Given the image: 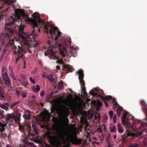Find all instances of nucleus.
Returning a JSON list of instances; mask_svg holds the SVG:
<instances>
[{
    "label": "nucleus",
    "instance_id": "1",
    "mask_svg": "<svg viewBox=\"0 0 147 147\" xmlns=\"http://www.w3.org/2000/svg\"><path fill=\"white\" fill-rule=\"evenodd\" d=\"M61 36L58 37L56 40H55V36L54 38H51V41L49 40L47 42L48 49L47 52L51 55L52 58L54 59H57V57L55 55L52 50L55 49L57 47H59V52L62 57H65L66 55H69L70 56H75L73 53V46L71 47V41L70 39H67L62 41L61 40Z\"/></svg>",
    "mask_w": 147,
    "mask_h": 147
},
{
    "label": "nucleus",
    "instance_id": "2",
    "mask_svg": "<svg viewBox=\"0 0 147 147\" xmlns=\"http://www.w3.org/2000/svg\"><path fill=\"white\" fill-rule=\"evenodd\" d=\"M16 11L15 15L11 16L9 19V22L8 24L9 26L15 25V24L20 20L21 16L24 19L25 21L30 22L32 24H34L35 26H36L35 25L38 24H39L41 22L40 15L37 12L34 13L32 15L33 18H30L27 15L28 13L27 11L24 9L16 10Z\"/></svg>",
    "mask_w": 147,
    "mask_h": 147
},
{
    "label": "nucleus",
    "instance_id": "3",
    "mask_svg": "<svg viewBox=\"0 0 147 147\" xmlns=\"http://www.w3.org/2000/svg\"><path fill=\"white\" fill-rule=\"evenodd\" d=\"M41 22L40 24H38L37 27L36 28L35 27V34H37V36H38V34L37 33V30L38 28V26L41 24V25L40 27L38 28V32L40 33V28H42L44 29V31L47 33L48 34H50V35L51 36L52 38H53V37L55 36V40H56L58 37H60V35L61 34V33L59 31L57 27H56L53 26L49 22H47V24H46L45 22L43 20L42 18L40 19ZM35 38H33L34 40Z\"/></svg>",
    "mask_w": 147,
    "mask_h": 147
},
{
    "label": "nucleus",
    "instance_id": "4",
    "mask_svg": "<svg viewBox=\"0 0 147 147\" xmlns=\"http://www.w3.org/2000/svg\"><path fill=\"white\" fill-rule=\"evenodd\" d=\"M33 131H32L31 127L27 125H21L19 126V130L23 132L27 137H29L31 140L34 142L39 143L40 141L38 138L39 130L36 128L35 125H32Z\"/></svg>",
    "mask_w": 147,
    "mask_h": 147
},
{
    "label": "nucleus",
    "instance_id": "5",
    "mask_svg": "<svg viewBox=\"0 0 147 147\" xmlns=\"http://www.w3.org/2000/svg\"><path fill=\"white\" fill-rule=\"evenodd\" d=\"M38 24H36V26H34V24H33V30L32 32L30 34L25 35L26 33L24 32V26L23 25H20L18 27V33L19 35V38L21 39L26 44H27L30 40H31L32 38H35L37 36V34H35V27L36 28L38 26Z\"/></svg>",
    "mask_w": 147,
    "mask_h": 147
},
{
    "label": "nucleus",
    "instance_id": "6",
    "mask_svg": "<svg viewBox=\"0 0 147 147\" xmlns=\"http://www.w3.org/2000/svg\"><path fill=\"white\" fill-rule=\"evenodd\" d=\"M15 27H14V28H7V30L9 32V33L7 34L6 33L3 37V40H5V38L7 40L8 42L6 44L4 48L5 49L8 48L9 47H10L11 46L13 45L14 44V40L13 38L11 37V34H15L16 32V31L15 30Z\"/></svg>",
    "mask_w": 147,
    "mask_h": 147
},
{
    "label": "nucleus",
    "instance_id": "7",
    "mask_svg": "<svg viewBox=\"0 0 147 147\" xmlns=\"http://www.w3.org/2000/svg\"><path fill=\"white\" fill-rule=\"evenodd\" d=\"M56 134L50 135L48 138L50 142L54 143L63 139L64 138V132L61 129H57L56 131Z\"/></svg>",
    "mask_w": 147,
    "mask_h": 147
},
{
    "label": "nucleus",
    "instance_id": "8",
    "mask_svg": "<svg viewBox=\"0 0 147 147\" xmlns=\"http://www.w3.org/2000/svg\"><path fill=\"white\" fill-rule=\"evenodd\" d=\"M0 1H2L4 3V4L0 7L1 11V14L3 15L5 13L9 11V6H11L12 4L11 1L10 0H0Z\"/></svg>",
    "mask_w": 147,
    "mask_h": 147
},
{
    "label": "nucleus",
    "instance_id": "9",
    "mask_svg": "<svg viewBox=\"0 0 147 147\" xmlns=\"http://www.w3.org/2000/svg\"><path fill=\"white\" fill-rule=\"evenodd\" d=\"M79 75L78 78L81 86V89L83 92L86 91V88L85 86V82L83 80L84 74L82 69L79 70L77 72Z\"/></svg>",
    "mask_w": 147,
    "mask_h": 147
},
{
    "label": "nucleus",
    "instance_id": "10",
    "mask_svg": "<svg viewBox=\"0 0 147 147\" xmlns=\"http://www.w3.org/2000/svg\"><path fill=\"white\" fill-rule=\"evenodd\" d=\"M7 115V117H6V120L7 121H8L11 119H14L15 120H16V119L18 120L20 118V115L19 113L16 116L13 113L11 114L8 113Z\"/></svg>",
    "mask_w": 147,
    "mask_h": 147
},
{
    "label": "nucleus",
    "instance_id": "11",
    "mask_svg": "<svg viewBox=\"0 0 147 147\" xmlns=\"http://www.w3.org/2000/svg\"><path fill=\"white\" fill-rule=\"evenodd\" d=\"M95 90L96 92V93L92 91H90L89 93V94L92 95L93 96H98L100 97V96H99L100 95H102V94L104 95L103 90H98V89L96 88H95Z\"/></svg>",
    "mask_w": 147,
    "mask_h": 147
},
{
    "label": "nucleus",
    "instance_id": "12",
    "mask_svg": "<svg viewBox=\"0 0 147 147\" xmlns=\"http://www.w3.org/2000/svg\"><path fill=\"white\" fill-rule=\"evenodd\" d=\"M70 139L71 142L74 144L80 145L81 143V140L80 139H78L76 136H72Z\"/></svg>",
    "mask_w": 147,
    "mask_h": 147
},
{
    "label": "nucleus",
    "instance_id": "13",
    "mask_svg": "<svg viewBox=\"0 0 147 147\" xmlns=\"http://www.w3.org/2000/svg\"><path fill=\"white\" fill-rule=\"evenodd\" d=\"M128 112H124L123 115L122 117L121 118V121L122 124L125 125H127V115Z\"/></svg>",
    "mask_w": 147,
    "mask_h": 147
},
{
    "label": "nucleus",
    "instance_id": "14",
    "mask_svg": "<svg viewBox=\"0 0 147 147\" xmlns=\"http://www.w3.org/2000/svg\"><path fill=\"white\" fill-rule=\"evenodd\" d=\"M1 71L3 75L2 77L3 80L9 78L7 72H6L5 68L4 67H3L2 68Z\"/></svg>",
    "mask_w": 147,
    "mask_h": 147
},
{
    "label": "nucleus",
    "instance_id": "15",
    "mask_svg": "<svg viewBox=\"0 0 147 147\" xmlns=\"http://www.w3.org/2000/svg\"><path fill=\"white\" fill-rule=\"evenodd\" d=\"M63 68L65 69H67L66 71L67 73L68 72H71L74 70L71 66L69 65H65L64 66Z\"/></svg>",
    "mask_w": 147,
    "mask_h": 147
},
{
    "label": "nucleus",
    "instance_id": "16",
    "mask_svg": "<svg viewBox=\"0 0 147 147\" xmlns=\"http://www.w3.org/2000/svg\"><path fill=\"white\" fill-rule=\"evenodd\" d=\"M5 91L2 88H0V100H3L5 97Z\"/></svg>",
    "mask_w": 147,
    "mask_h": 147
},
{
    "label": "nucleus",
    "instance_id": "17",
    "mask_svg": "<svg viewBox=\"0 0 147 147\" xmlns=\"http://www.w3.org/2000/svg\"><path fill=\"white\" fill-rule=\"evenodd\" d=\"M99 96H100V97L101 98L102 100H105L108 101L112 99V96L110 95L107 96L106 97L103 96L102 95H100Z\"/></svg>",
    "mask_w": 147,
    "mask_h": 147
},
{
    "label": "nucleus",
    "instance_id": "18",
    "mask_svg": "<svg viewBox=\"0 0 147 147\" xmlns=\"http://www.w3.org/2000/svg\"><path fill=\"white\" fill-rule=\"evenodd\" d=\"M118 132L119 133L122 134L123 132V130L122 129V125L121 124H117Z\"/></svg>",
    "mask_w": 147,
    "mask_h": 147
},
{
    "label": "nucleus",
    "instance_id": "19",
    "mask_svg": "<svg viewBox=\"0 0 147 147\" xmlns=\"http://www.w3.org/2000/svg\"><path fill=\"white\" fill-rule=\"evenodd\" d=\"M131 135V133L128 132H125L124 134L121 136V137L123 140H124L128 136Z\"/></svg>",
    "mask_w": 147,
    "mask_h": 147
},
{
    "label": "nucleus",
    "instance_id": "20",
    "mask_svg": "<svg viewBox=\"0 0 147 147\" xmlns=\"http://www.w3.org/2000/svg\"><path fill=\"white\" fill-rule=\"evenodd\" d=\"M32 89L34 92H38L40 90V87L38 85L33 86L32 88Z\"/></svg>",
    "mask_w": 147,
    "mask_h": 147
},
{
    "label": "nucleus",
    "instance_id": "21",
    "mask_svg": "<svg viewBox=\"0 0 147 147\" xmlns=\"http://www.w3.org/2000/svg\"><path fill=\"white\" fill-rule=\"evenodd\" d=\"M9 105L7 103H3V104L0 105V107L2 109L5 110H6V109L7 108V107L9 106Z\"/></svg>",
    "mask_w": 147,
    "mask_h": 147
},
{
    "label": "nucleus",
    "instance_id": "22",
    "mask_svg": "<svg viewBox=\"0 0 147 147\" xmlns=\"http://www.w3.org/2000/svg\"><path fill=\"white\" fill-rule=\"evenodd\" d=\"M3 80L5 84L8 87H9L10 86L11 83L9 78L6 79H4Z\"/></svg>",
    "mask_w": 147,
    "mask_h": 147
},
{
    "label": "nucleus",
    "instance_id": "23",
    "mask_svg": "<svg viewBox=\"0 0 147 147\" xmlns=\"http://www.w3.org/2000/svg\"><path fill=\"white\" fill-rule=\"evenodd\" d=\"M63 81H61L60 82H58L57 85V89H59L63 88Z\"/></svg>",
    "mask_w": 147,
    "mask_h": 147
},
{
    "label": "nucleus",
    "instance_id": "24",
    "mask_svg": "<svg viewBox=\"0 0 147 147\" xmlns=\"http://www.w3.org/2000/svg\"><path fill=\"white\" fill-rule=\"evenodd\" d=\"M31 114H24L23 115L24 118L27 120L30 119L31 118Z\"/></svg>",
    "mask_w": 147,
    "mask_h": 147
},
{
    "label": "nucleus",
    "instance_id": "25",
    "mask_svg": "<svg viewBox=\"0 0 147 147\" xmlns=\"http://www.w3.org/2000/svg\"><path fill=\"white\" fill-rule=\"evenodd\" d=\"M122 109L123 108L120 106L119 107H118L117 111V115L119 117L120 115Z\"/></svg>",
    "mask_w": 147,
    "mask_h": 147
},
{
    "label": "nucleus",
    "instance_id": "26",
    "mask_svg": "<svg viewBox=\"0 0 147 147\" xmlns=\"http://www.w3.org/2000/svg\"><path fill=\"white\" fill-rule=\"evenodd\" d=\"M32 41V40H30V41L28 42L27 43V44H26L24 42V43L25 45H28L27 51H28V52L29 53H31L32 52H31V49H29V48H30V44L29 43H30V42Z\"/></svg>",
    "mask_w": 147,
    "mask_h": 147
},
{
    "label": "nucleus",
    "instance_id": "27",
    "mask_svg": "<svg viewBox=\"0 0 147 147\" xmlns=\"http://www.w3.org/2000/svg\"><path fill=\"white\" fill-rule=\"evenodd\" d=\"M18 80L20 83L25 86H26L28 85V82H26L25 81H23L22 80H20L19 78H18Z\"/></svg>",
    "mask_w": 147,
    "mask_h": 147
},
{
    "label": "nucleus",
    "instance_id": "28",
    "mask_svg": "<svg viewBox=\"0 0 147 147\" xmlns=\"http://www.w3.org/2000/svg\"><path fill=\"white\" fill-rule=\"evenodd\" d=\"M58 57V58H57V61L56 63H59V64H63V62L62 61V59H58V58L59 57Z\"/></svg>",
    "mask_w": 147,
    "mask_h": 147
},
{
    "label": "nucleus",
    "instance_id": "29",
    "mask_svg": "<svg viewBox=\"0 0 147 147\" xmlns=\"http://www.w3.org/2000/svg\"><path fill=\"white\" fill-rule=\"evenodd\" d=\"M116 128L115 125H114L113 127L110 128V131L111 132H115L116 130Z\"/></svg>",
    "mask_w": 147,
    "mask_h": 147
},
{
    "label": "nucleus",
    "instance_id": "30",
    "mask_svg": "<svg viewBox=\"0 0 147 147\" xmlns=\"http://www.w3.org/2000/svg\"><path fill=\"white\" fill-rule=\"evenodd\" d=\"M109 114L110 118L112 119L113 115V112L112 111H110L109 113Z\"/></svg>",
    "mask_w": 147,
    "mask_h": 147
},
{
    "label": "nucleus",
    "instance_id": "31",
    "mask_svg": "<svg viewBox=\"0 0 147 147\" xmlns=\"http://www.w3.org/2000/svg\"><path fill=\"white\" fill-rule=\"evenodd\" d=\"M28 144L29 146H30L31 147H37L32 142H30L28 143Z\"/></svg>",
    "mask_w": 147,
    "mask_h": 147
},
{
    "label": "nucleus",
    "instance_id": "32",
    "mask_svg": "<svg viewBox=\"0 0 147 147\" xmlns=\"http://www.w3.org/2000/svg\"><path fill=\"white\" fill-rule=\"evenodd\" d=\"M20 102L19 101H17L16 102H14L13 103V104L12 105H11V108H13L14 106L19 103Z\"/></svg>",
    "mask_w": 147,
    "mask_h": 147
},
{
    "label": "nucleus",
    "instance_id": "33",
    "mask_svg": "<svg viewBox=\"0 0 147 147\" xmlns=\"http://www.w3.org/2000/svg\"><path fill=\"white\" fill-rule=\"evenodd\" d=\"M102 105V103L100 101H98L96 105L97 107H101Z\"/></svg>",
    "mask_w": 147,
    "mask_h": 147
},
{
    "label": "nucleus",
    "instance_id": "34",
    "mask_svg": "<svg viewBox=\"0 0 147 147\" xmlns=\"http://www.w3.org/2000/svg\"><path fill=\"white\" fill-rule=\"evenodd\" d=\"M47 78L49 80L53 78V75L52 74H50L48 75L47 76Z\"/></svg>",
    "mask_w": 147,
    "mask_h": 147
},
{
    "label": "nucleus",
    "instance_id": "35",
    "mask_svg": "<svg viewBox=\"0 0 147 147\" xmlns=\"http://www.w3.org/2000/svg\"><path fill=\"white\" fill-rule=\"evenodd\" d=\"M64 122L67 124L69 122V120L67 118H65L64 119Z\"/></svg>",
    "mask_w": 147,
    "mask_h": 147
},
{
    "label": "nucleus",
    "instance_id": "36",
    "mask_svg": "<svg viewBox=\"0 0 147 147\" xmlns=\"http://www.w3.org/2000/svg\"><path fill=\"white\" fill-rule=\"evenodd\" d=\"M24 114H31V112L29 110H26L24 111Z\"/></svg>",
    "mask_w": 147,
    "mask_h": 147
},
{
    "label": "nucleus",
    "instance_id": "37",
    "mask_svg": "<svg viewBox=\"0 0 147 147\" xmlns=\"http://www.w3.org/2000/svg\"><path fill=\"white\" fill-rule=\"evenodd\" d=\"M45 94V92L43 90L40 92V96H41V97H42L44 96Z\"/></svg>",
    "mask_w": 147,
    "mask_h": 147
},
{
    "label": "nucleus",
    "instance_id": "38",
    "mask_svg": "<svg viewBox=\"0 0 147 147\" xmlns=\"http://www.w3.org/2000/svg\"><path fill=\"white\" fill-rule=\"evenodd\" d=\"M5 130L4 128L3 127H1L0 129V131H1L2 135L3 134V133L4 132V131Z\"/></svg>",
    "mask_w": 147,
    "mask_h": 147
},
{
    "label": "nucleus",
    "instance_id": "39",
    "mask_svg": "<svg viewBox=\"0 0 147 147\" xmlns=\"http://www.w3.org/2000/svg\"><path fill=\"white\" fill-rule=\"evenodd\" d=\"M30 81L32 82L33 83L35 84V81L31 77H30Z\"/></svg>",
    "mask_w": 147,
    "mask_h": 147
},
{
    "label": "nucleus",
    "instance_id": "40",
    "mask_svg": "<svg viewBox=\"0 0 147 147\" xmlns=\"http://www.w3.org/2000/svg\"><path fill=\"white\" fill-rule=\"evenodd\" d=\"M102 100L104 101V102L105 104V105L106 107H108L109 106V105L107 103V101H106V100Z\"/></svg>",
    "mask_w": 147,
    "mask_h": 147
},
{
    "label": "nucleus",
    "instance_id": "41",
    "mask_svg": "<svg viewBox=\"0 0 147 147\" xmlns=\"http://www.w3.org/2000/svg\"><path fill=\"white\" fill-rule=\"evenodd\" d=\"M131 146V147H138V145L137 144H134L131 145L129 146Z\"/></svg>",
    "mask_w": 147,
    "mask_h": 147
},
{
    "label": "nucleus",
    "instance_id": "42",
    "mask_svg": "<svg viewBox=\"0 0 147 147\" xmlns=\"http://www.w3.org/2000/svg\"><path fill=\"white\" fill-rule=\"evenodd\" d=\"M26 93L25 92H23L22 94V97L23 98H25L27 97V96L26 95Z\"/></svg>",
    "mask_w": 147,
    "mask_h": 147
},
{
    "label": "nucleus",
    "instance_id": "43",
    "mask_svg": "<svg viewBox=\"0 0 147 147\" xmlns=\"http://www.w3.org/2000/svg\"><path fill=\"white\" fill-rule=\"evenodd\" d=\"M49 81L52 83H54L55 82V80L53 78H52Z\"/></svg>",
    "mask_w": 147,
    "mask_h": 147
},
{
    "label": "nucleus",
    "instance_id": "44",
    "mask_svg": "<svg viewBox=\"0 0 147 147\" xmlns=\"http://www.w3.org/2000/svg\"><path fill=\"white\" fill-rule=\"evenodd\" d=\"M6 125V124H1V123H0V126L1 127H3L4 128V127Z\"/></svg>",
    "mask_w": 147,
    "mask_h": 147
},
{
    "label": "nucleus",
    "instance_id": "45",
    "mask_svg": "<svg viewBox=\"0 0 147 147\" xmlns=\"http://www.w3.org/2000/svg\"><path fill=\"white\" fill-rule=\"evenodd\" d=\"M20 59H19V57H18L16 59V61H15V64H16L17 63V62Z\"/></svg>",
    "mask_w": 147,
    "mask_h": 147
},
{
    "label": "nucleus",
    "instance_id": "46",
    "mask_svg": "<svg viewBox=\"0 0 147 147\" xmlns=\"http://www.w3.org/2000/svg\"><path fill=\"white\" fill-rule=\"evenodd\" d=\"M37 70V68H35L33 70V73H35L36 72Z\"/></svg>",
    "mask_w": 147,
    "mask_h": 147
},
{
    "label": "nucleus",
    "instance_id": "47",
    "mask_svg": "<svg viewBox=\"0 0 147 147\" xmlns=\"http://www.w3.org/2000/svg\"><path fill=\"white\" fill-rule=\"evenodd\" d=\"M56 68L57 70L60 69V67L58 65L56 66Z\"/></svg>",
    "mask_w": 147,
    "mask_h": 147
},
{
    "label": "nucleus",
    "instance_id": "48",
    "mask_svg": "<svg viewBox=\"0 0 147 147\" xmlns=\"http://www.w3.org/2000/svg\"><path fill=\"white\" fill-rule=\"evenodd\" d=\"M117 119V115H114V116L113 117V119Z\"/></svg>",
    "mask_w": 147,
    "mask_h": 147
},
{
    "label": "nucleus",
    "instance_id": "49",
    "mask_svg": "<svg viewBox=\"0 0 147 147\" xmlns=\"http://www.w3.org/2000/svg\"><path fill=\"white\" fill-rule=\"evenodd\" d=\"M61 106L62 107L63 109H65L67 108V107L65 106L61 105Z\"/></svg>",
    "mask_w": 147,
    "mask_h": 147
},
{
    "label": "nucleus",
    "instance_id": "50",
    "mask_svg": "<svg viewBox=\"0 0 147 147\" xmlns=\"http://www.w3.org/2000/svg\"><path fill=\"white\" fill-rule=\"evenodd\" d=\"M114 103V104L115 105H116L117 106V105H118L117 102H116V101H115V102Z\"/></svg>",
    "mask_w": 147,
    "mask_h": 147
},
{
    "label": "nucleus",
    "instance_id": "51",
    "mask_svg": "<svg viewBox=\"0 0 147 147\" xmlns=\"http://www.w3.org/2000/svg\"><path fill=\"white\" fill-rule=\"evenodd\" d=\"M74 51L78 50V47H74Z\"/></svg>",
    "mask_w": 147,
    "mask_h": 147
},
{
    "label": "nucleus",
    "instance_id": "52",
    "mask_svg": "<svg viewBox=\"0 0 147 147\" xmlns=\"http://www.w3.org/2000/svg\"><path fill=\"white\" fill-rule=\"evenodd\" d=\"M24 56V55H22L21 56H19L18 57H19V59H20V58H22Z\"/></svg>",
    "mask_w": 147,
    "mask_h": 147
},
{
    "label": "nucleus",
    "instance_id": "53",
    "mask_svg": "<svg viewBox=\"0 0 147 147\" xmlns=\"http://www.w3.org/2000/svg\"><path fill=\"white\" fill-rule=\"evenodd\" d=\"M16 92L18 94V95H20V93L19 92V91H18V90H16Z\"/></svg>",
    "mask_w": 147,
    "mask_h": 147
},
{
    "label": "nucleus",
    "instance_id": "54",
    "mask_svg": "<svg viewBox=\"0 0 147 147\" xmlns=\"http://www.w3.org/2000/svg\"><path fill=\"white\" fill-rule=\"evenodd\" d=\"M83 93L85 95H87V93L86 92V91L83 92Z\"/></svg>",
    "mask_w": 147,
    "mask_h": 147
},
{
    "label": "nucleus",
    "instance_id": "55",
    "mask_svg": "<svg viewBox=\"0 0 147 147\" xmlns=\"http://www.w3.org/2000/svg\"><path fill=\"white\" fill-rule=\"evenodd\" d=\"M116 119H113L114 123L115 124L116 122Z\"/></svg>",
    "mask_w": 147,
    "mask_h": 147
},
{
    "label": "nucleus",
    "instance_id": "56",
    "mask_svg": "<svg viewBox=\"0 0 147 147\" xmlns=\"http://www.w3.org/2000/svg\"><path fill=\"white\" fill-rule=\"evenodd\" d=\"M112 101H113V102L114 103V102H115V101H116L114 99V98H113V99H112Z\"/></svg>",
    "mask_w": 147,
    "mask_h": 147
},
{
    "label": "nucleus",
    "instance_id": "57",
    "mask_svg": "<svg viewBox=\"0 0 147 147\" xmlns=\"http://www.w3.org/2000/svg\"><path fill=\"white\" fill-rule=\"evenodd\" d=\"M26 62L25 61H24V65L26 66Z\"/></svg>",
    "mask_w": 147,
    "mask_h": 147
},
{
    "label": "nucleus",
    "instance_id": "58",
    "mask_svg": "<svg viewBox=\"0 0 147 147\" xmlns=\"http://www.w3.org/2000/svg\"><path fill=\"white\" fill-rule=\"evenodd\" d=\"M117 137L116 135H114V139H116Z\"/></svg>",
    "mask_w": 147,
    "mask_h": 147
},
{
    "label": "nucleus",
    "instance_id": "59",
    "mask_svg": "<svg viewBox=\"0 0 147 147\" xmlns=\"http://www.w3.org/2000/svg\"><path fill=\"white\" fill-rule=\"evenodd\" d=\"M20 51H17V52H18V53L19 54H20V53H21V52L20 51Z\"/></svg>",
    "mask_w": 147,
    "mask_h": 147
},
{
    "label": "nucleus",
    "instance_id": "60",
    "mask_svg": "<svg viewBox=\"0 0 147 147\" xmlns=\"http://www.w3.org/2000/svg\"><path fill=\"white\" fill-rule=\"evenodd\" d=\"M3 118V117H5V116L4 115H2L1 116Z\"/></svg>",
    "mask_w": 147,
    "mask_h": 147
},
{
    "label": "nucleus",
    "instance_id": "61",
    "mask_svg": "<svg viewBox=\"0 0 147 147\" xmlns=\"http://www.w3.org/2000/svg\"><path fill=\"white\" fill-rule=\"evenodd\" d=\"M113 107L114 108V109H115L116 108H117V106L116 107H115V106H114Z\"/></svg>",
    "mask_w": 147,
    "mask_h": 147
},
{
    "label": "nucleus",
    "instance_id": "62",
    "mask_svg": "<svg viewBox=\"0 0 147 147\" xmlns=\"http://www.w3.org/2000/svg\"><path fill=\"white\" fill-rule=\"evenodd\" d=\"M2 113L0 112V115L1 116L2 114Z\"/></svg>",
    "mask_w": 147,
    "mask_h": 147
},
{
    "label": "nucleus",
    "instance_id": "63",
    "mask_svg": "<svg viewBox=\"0 0 147 147\" xmlns=\"http://www.w3.org/2000/svg\"><path fill=\"white\" fill-rule=\"evenodd\" d=\"M45 76V75H44V74H42V77H44Z\"/></svg>",
    "mask_w": 147,
    "mask_h": 147
},
{
    "label": "nucleus",
    "instance_id": "64",
    "mask_svg": "<svg viewBox=\"0 0 147 147\" xmlns=\"http://www.w3.org/2000/svg\"><path fill=\"white\" fill-rule=\"evenodd\" d=\"M22 79H24V78H25L24 77V76H22Z\"/></svg>",
    "mask_w": 147,
    "mask_h": 147
}]
</instances>
